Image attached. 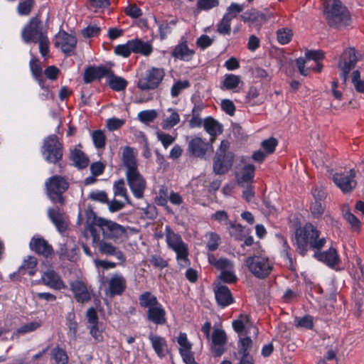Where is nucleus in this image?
I'll use <instances>...</instances> for the list:
<instances>
[{
    "instance_id": "f257e3e1",
    "label": "nucleus",
    "mask_w": 364,
    "mask_h": 364,
    "mask_svg": "<svg viewBox=\"0 0 364 364\" xmlns=\"http://www.w3.org/2000/svg\"><path fill=\"white\" fill-rule=\"evenodd\" d=\"M122 161L126 168L125 176L132 194L136 198H142L146 188V182L138 169L136 154L133 148L125 146L123 149Z\"/></svg>"
},
{
    "instance_id": "f03ea898",
    "label": "nucleus",
    "mask_w": 364,
    "mask_h": 364,
    "mask_svg": "<svg viewBox=\"0 0 364 364\" xmlns=\"http://www.w3.org/2000/svg\"><path fill=\"white\" fill-rule=\"evenodd\" d=\"M23 41L26 43H38L39 52L42 57L49 56V40L47 30L43 27L42 21L38 17L31 18L25 25L21 32Z\"/></svg>"
},
{
    "instance_id": "7ed1b4c3",
    "label": "nucleus",
    "mask_w": 364,
    "mask_h": 364,
    "mask_svg": "<svg viewBox=\"0 0 364 364\" xmlns=\"http://www.w3.org/2000/svg\"><path fill=\"white\" fill-rule=\"evenodd\" d=\"M319 231L311 223H306L304 227L296 230L295 242L299 253L305 255L308 246L313 249H321L326 240L325 237H319Z\"/></svg>"
},
{
    "instance_id": "20e7f679",
    "label": "nucleus",
    "mask_w": 364,
    "mask_h": 364,
    "mask_svg": "<svg viewBox=\"0 0 364 364\" xmlns=\"http://www.w3.org/2000/svg\"><path fill=\"white\" fill-rule=\"evenodd\" d=\"M323 13L328 24L331 27L341 29L351 23L349 11L339 0H326Z\"/></svg>"
},
{
    "instance_id": "39448f33",
    "label": "nucleus",
    "mask_w": 364,
    "mask_h": 364,
    "mask_svg": "<svg viewBox=\"0 0 364 364\" xmlns=\"http://www.w3.org/2000/svg\"><path fill=\"white\" fill-rule=\"evenodd\" d=\"M230 143L223 140L216 151L213 161V171L216 174H224L232 167L234 154L229 151Z\"/></svg>"
},
{
    "instance_id": "423d86ee",
    "label": "nucleus",
    "mask_w": 364,
    "mask_h": 364,
    "mask_svg": "<svg viewBox=\"0 0 364 364\" xmlns=\"http://www.w3.org/2000/svg\"><path fill=\"white\" fill-rule=\"evenodd\" d=\"M165 236L168 248L176 252V259L180 264L186 265L188 262V250L181 236L176 233L169 226L165 228Z\"/></svg>"
},
{
    "instance_id": "0eeeda50",
    "label": "nucleus",
    "mask_w": 364,
    "mask_h": 364,
    "mask_svg": "<svg viewBox=\"0 0 364 364\" xmlns=\"http://www.w3.org/2000/svg\"><path fill=\"white\" fill-rule=\"evenodd\" d=\"M47 195L53 203L64 204L63 193L68 188L69 183L63 176L55 175L48 178L45 182Z\"/></svg>"
},
{
    "instance_id": "6e6552de",
    "label": "nucleus",
    "mask_w": 364,
    "mask_h": 364,
    "mask_svg": "<svg viewBox=\"0 0 364 364\" xmlns=\"http://www.w3.org/2000/svg\"><path fill=\"white\" fill-rule=\"evenodd\" d=\"M95 225L102 231L104 238L116 241L125 236L126 228L110 220L95 218Z\"/></svg>"
},
{
    "instance_id": "1a4fd4ad",
    "label": "nucleus",
    "mask_w": 364,
    "mask_h": 364,
    "mask_svg": "<svg viewBox=\"0 0 364 364\" xmlns=\"http://www.w3.org/2000/svg\"><path fill=\"white\" fill-rule=\"evenodd\" d=\"M41 152L45 160L48 163L55 164L61 160L63 145L56 135L52 134L45 139Z\"/></svg>"
},
{
    "instance_id": "9d476101",
    "label": "nucleus",
    "mask_w": 364,
    "mask_h": 364,
    "mask_svg": "<svg viewBox=\"0 0 364 364\" xmlns=\"http://www.w3.org/2000/svg\"><path fill=\"white\" fill-rule=\"evenodd\" d=\"M245 264L250 272L256 277L264 279L271 272L272 266L268 258L261 255L247 257Z\"/></svg>"
},
{
    "instance_id": "9b49d317",
    "label": "nucleus",
    "mask_w": 364,
    "mask_h": 364,
    "mask_svg": "<svg viewBox=\"0 0 364 364\" xmlns=\"http://www.w3.org/2000/svg\"><path fill=\"white\" fill-rule=\"evenodd\" d=\"M355 172L350 168L343 172L336 173L332 176V180L336 186L345 193L351 192L357 185L355 179Z\"/></svg>"
},
{
    "instance_id": "f8f14e48",
    "label": "nucleus",
    "mask_w": 364,
    "mask_h": 364,
    "mask_svg": "<svg viewBox=\"0 0 364 364\" xmlns=\"http://www.w3.org/2000/svg\"><path fill=\"white\" fill-rule=\"evenodd\" d=\"M53 43L55 48L61 50L67 55L75 53L77 45V38L65 31H60L54 37Z\"/></svg>"
},
{
    "instance_id": "ddd939ff",
    "label": "nucleus",
    "mask_w": 364,
    "mask_h": 364,
    "mask_svg": "<svg viewBox=\"0 0 364 364\" xmlns=\"http://www.w3.org/2000/svg\"><path fill=\"white\" fill-rule=\"evenodd\" d=\"M164 76V71L163 69L152 68L147 70L144 77L139 80L137 86L141 90H154L159 85Z\"/></svg>"
},
{
    "instance_id": "4468645a",
    "label": "nucleus",
    "mask_w": 364,
    "mask_h": 364,
    "mask_svg": "<svg viewBox=\"0 0 364 364\" xmlns=\"http://www.w3.org/2000/svg\"><path fill=\"white\" fill-rule=\"evenodd\" d=\"M358 58L354 48H349L344 50L341 56L338 67L341 70L340 75L346 82L350 71L355 66Z\"/></svg>"
},
{
    "instance_id": "2eb2a0df",
    "label": "nucleus",
    "mask_w": 364,
    "mask_h": 364,
    "mask_svg": "<svg viewBox=\"0 0 364 364\" xmlns=\"http://www.w3.org/2000/svg\"><path fill=\"white\" fill-rule=\"evenodd\" d=\"M228 342L227 335L224 330L215 328L211 336L210 349L215 357L221 356L225 351Z\"/></svg>"
},
{
    "instance_id": "dca6fc26",
    "label": "nucleus",
    "mask_w": 364,
    "mask_h": 364,
    "mask_svg": "<svg viewBox=\"0 0 364 364\" xmlns=\"http://www.w3.org/2000/svg\"><path fill=\"white\" fill-rule=\"evenodd\" d=\"M188 151L196 157L203 158L208 151H213V146L211 143L206 142L200 137L194 136L188 142Z\"/></svg>"
},
{
    "instance_id": "f3484780",
    "label": "nucleus",
    "mask_w": 364,
    "mask_h": 364,
    "mask_svg": "<svg viewBox=\"0 0 364 364\" xmlns=\"http://www.w3.org/2000/svg\"><path fill=\"white\" fill-rule=\"evenodd\" d=\"M126 288V279L121 274H113L108 280V291L110 296L122 294Z\"/></svg>"
},
{
    "instance_id": "a211bd4d",
    "label": "nucleus",
    "mask_w": 364,
    "mask_h": 364,
    "mask_svg": "<svg viewBox=\"0 0 364 364\" xmlns=\"http://www.w3.org/2000/svg\"><path fill=\"white\" fill-rule=\"evenodd\" d=\"M149 340L156 354L160 358H163L169 353L167 341L165 338L150 333L149 335Z\"/></svg>"
},
{
    "instance_id": "6ab92c4d",
    "label": "nucleus",
    "mask_w": 364,
    "mask_h": 364,
    "mask_svg": "<svg viewBox=\"0 0 364 364\" xmlns=\"http://www.w3.org/2000/svg\"><path fill=\"white\" fill-rule=\"evenodd\" d=\"M95 245L100 254L106 256H114L120 262H125L126 257L123 252L112 243L102 240Z\"/></svg>"
},
{
    "instance_id": "aec40b11",
    "label": "nucleus",
    "mask_w": 364,
    "mask_h": 364,
    "mask_svg": "<svg viewBox=\"0 0 364 364\" xmlns=\"http://www.w3.org/2000/svg\"><path fill=\"white\" fill-rule=\"evenodd\" d=\"M214 293L219 306L225 307L233 303V297L228 287L218 284L214 288Z\"/></svg>"
},
{
    "instance_id": "412c9836",
    "label": "nucleus",
    "mask_w": 364,
    "mask_h": 364,
    "mask_svg": "<svg viewBox=\"0 0 364 364\" xmlns=\"http://www.w3.org/2000/svg\"><path fill=\"white\" fill-rule=\"evenodd\" d=\"M70 289L78 302H87L91 299L90 294L82 282L75 280L70 282Z\"/></svg>"
},
{
    "instance_id": "4be33fe9",
    "label": "nucleus",
    "mask_w": 364,
    "mask_h": 364,
    "mask_svg": "<svg viewBox=\"0 0 364 364\" xmlns=\"http://www.w3.org/2000/svg\"><path fill=\"white\" fill-rule=\"evenodd\" d=\"M255 166L251 164H247L241 171L236 172V178L239 185L245 187L250 185L254 178Z\"/></svg>"
},
{
    "instance_id": "5701e85b",
    "label": "nucleus",
    "mask_w": 364,
    "mask_h": 364,
    "mask_svg": "<svg viewBox=\"0 0 364 364\" xmlns=\"http://www.w3.org/2000/svg\"><path fill=\"white\" fill-rule=\"evenodd\" d=\"M30 248L45 257H48L53 252L51 245L41 237H33L30 242Z\"/></svg>"
},
{
    "instance_id": "b1692460",
    "label": "nucleus",
    "mask_w": 364,
    "mask_h": 364,
    "mask_svg": "<svg viewBox=\"0 0 364 364\" xmlns=\"http://www.w3.org/2000/svg\"><path fill=\"white\" fill-rule=\"evenodd\" d=\"M166 313L161 304L147 310V320L156 325H164L166 323Z\"/></svg>"
},
{
    "instance_id": "393cba45",
    "label": "nucleus",
    "mask_w": 364,
    "mask_h": 364,
    "mask_svg": "<svg viewBox=\"0 0 364 364\" xmlns=\"http://www.w3.org/2000/svg\"><path fill=\"white\" fill-rule=\"evenodd\" d=\"M154 21L159 26L161 38H165L171 32L172 28L176 26L177 18L171 16L154 17Z\"/></svg>"
},
{
    "instance_id": "a878e982",
    "label": "nucleus",
    "mask_w": 364,
    "mask_h": 364,
    "mask_svg": "<svg viewBox=\"0 0 364 364\" xmlns=\"http://www.w3.org/2000/svg\"><path fill=\"white\" fill-rule=\"evenodd\" d=\"M48 215L58 232H63L66 230L68 227L67 219L65 215L60 211L59 208H49Z\"/></svg>"
},
{
    "instance_id": "bb28decb",
    "label": "nucleus",
    "mask_w": 364,
    "mask_h": 364,
    "mask_svg": "<svg viewBox=\"0 0 364 364\" xmlns=\"http://www.w3.org/2000/svg\"><path fill=\"white\" fill-rule=\"evenodd\" d=\"M232 325L233 329L239 334H242L244 331L247 334L251 329L255 336L258 334V329L252 325L247 316L241 315L238 319L232 321Z\"/></svg>"
},
{
    "instance_id": "cd10ccee",
    "label": "nucleus",
    "mask_w": 364,
    "mask_h": 364,
    "mask_svg": "<svg viewBox=\"0 0 364 364\" xmlns=\"http://www.w3.org/2000/svg\"><path fill=\"white\" fill-rule=\"evenodd\" d=\"M57 254L61 259L75 261L77 259V246L71 241L60 244Z\"/></svg>"
},
{
    "instance_id": "c85d7f7f",
    "label": "nucleus",
    "mask_w": 364,
    "mask_h": 364,
    "mask_svg": "<svg viewBox=\"0 0 364 364\" xmlns=\"http://www.w3.org/2000/svg\"><path fill=\"white\" fill-rule=\"evenodd\" d=\"M41 279L46 285L51 288L61 289L65 287V284L60 276L53 270L44 272Z\"/></svg>"
},
{
    "instance_id": "c756f323",
    "label": "nucleus",
    "mask_w": 364,
    "mask_h": 364,
    "mask_svg": "<svg viewBox=\"0 0 364 364\" xmlns=\"http://www.w3.org/2000/svg\"><path fill=\"white\" fill-rule=\"evenodd\" d=\"M314 256L318 260L326 264L329 267H333L338 263V256L334 248H330L323 252H316Z\"/></svg>"
},
{
    "instance_id": "7c9ffc66",
    "label": "nucleus",
    "mask_w": 364,
    "mask_h": 364,
    "mask_svg": "<svg viewBox=\"0 0 364 364\" xmlns=\"http://www.w3.org/2000/svg\"><path fill=\"white\" fill-rule=\"evenodd\" d=\"M30 68L33 76L38 82V85L41 86L42 89L45 90V91L46 92L45 97L48 98L50 96V92L48 88L45 86L44 80L43 79L42 68L39 63V61L36 58H32L30 60Z\"/></svg>"
},
{
    "instance_id": "2f4dec72",
    "label": "nucleus",
    "mask_w": 364,
    "mask_h": 364,
    "mask_svg": "<svg viewBox=\"0 0 364 364\" xmlns=\"http://www.w3.org/2000/svg\"><path fill=\"white\" fill-rule=\"evenodd\" d=\"M167 112L169 114H164L161 122V127L164 130H169L180 122V116L175 109L168 108Z\"/></svg>"
},
{
    "instance_id": "473e14b6",
    "label": "nucleus",
    "mask_w": 364,
    "mask_h": 364,
    "mask_svg": "<svg viewBox=\"0 0 364 364\" xmlns=\"http://www.w3.org/2000/svg\"><path fill=\"white\" fill-rule=\"evenodd\" d=\"M203 127L206 132L212 137L220 134L223 131V124L211 117L204 119Z\"/></svg>"
},
{
    "instance_id": "72a5a7b5",
    "label": "nucleus",
    "mask_w": 364,
    "mask_h": 364,
    "mask_svg": "<svg viewBox=\"0 0 364 364\" xmlns=\"http://www.w3.org/2000/svg\"><path fill=\"white\" fill-rule=\"evenodd\" d=\"M131 41L133 53L147 56L153 51L152 46L149 42H145L138 38L131 40Z\"/></svg>"
},
{
    "instance_id": "f704fd0d",
    "label": "nucleus",
    "mask_w": 364,
    "mask_h": 364,
    "mask_svg": "<svg viewBox=\"0 0 364 364\" xmlns=\"http://www.w3.org/2000/svg\"><path fill=\"white\" fill-rule=\"evenodd\" d=\"M194 54V51L188 48L186 43H180L173 49L171 55L175 58L184 61L190 60Z\"/></svg>"
},
{
    "instance_id": "c9c22d12",
    "label": "nucleus",
    "mask_w": 364,
    "mask_h": 364,
    "mask_svg": "<svg viewBox=\"0 0 364 364\" xmlns=\"http://www.w3.org/2000/svg\"><path fill=\"white\" fill-rule=\"evenodd\" d=\"M241 18L244 22L249 23L250 26H259L265 21L264 15L257 11L245 12Z\"/></svg>"
},
{
    "instance_id": "e433bc0d",
    "label": "nucleus",
    "mask_w": 364,
    "mask_h": 364,
    "mask_svg": "<svg viewBox=\"0 0 364 364\" xmlns=\"http://www.w3.org/2000/svg\"><path fill=\"white\" fill-rule=\"evenodd\" d=\"M70 159L74 163L75 166L79 168H84L87 166L89 164L88 157L84 154L83 151L79 149H74L70 153Z\"/></svg>"
},
{
    "instance_id": "4c0bfd02",
    "label": "nucleus",
    "mask_w": 364,
    "mask_h": 364,
    "mask_svg": "<svg viewBox=\"0 0 364 364\" xmlns=\"http://www.w3.org/2000/svg\"><path fill=\"white\" fill-rule=\"evenodd\" d=\"M139 301L141 307L146 308L147 310L160 304L156 296L149 291L141 294L139 297Z\"/></svg>"
},
{
    "instance_id": "58836bf2",
    "label": "nucleus",
    "mask_w": 364,
    "mask_h": 364,
    "mask_svg": "<svg viewBox=\"0 0 364 364\" xmlns=\"http://www.w3.org/2000/svg\"><path fill=\"white\" fill-rule=\"evenodd\" d=\"M107 82L109 87L115 91H121L126 88L127 81L119 76L114 75L112 72L110 73L107 77Z\"/></svg>"
},
{
    "instance_id": "ea45409f",
    "label": "nucleus",
    "mask_w": 364,
    "mask_h": 364,
    "mask_svg": "<svg viewBox=\"0 0 364 364\" xmlns=\"http://www.w3.org/2000/svg\"><path fill=\"white\" fill-rule=\"evenodd\" d=\"M177 343L179 345V353L183 355L192 352V343L188 341L187 334L181 332L176 337Z\"/></svg>"
},
{
    "instance_id": "a19ab883",
    "label": "nucleus",
    "mask_w": 364,
    "mask_h": 364,
    "mask_svg": "<svg viewBox=\"0 0 364 364\" xmlns=\"http://www.w3.org/2000/svg\"><path fill=\"white\" fill-rule=\"evenodd\" d=\"M228 225V230L230 235L237 240H242L245 234L243 227L240 224H237L229 221L227 223Z\"/></svg>"
},
{
    "instance_id": "79ce46f5",
    "label": "nucleus",
    "mask_w": 364,
    "mask_h": 364,
    "mask_svg": "<svg viewBox=\"0 0 364 364\" xmlns=\"http://www.w3.org/2000/svg\"><path fill=\"white\" fill-rule=\"evenodd\" d=\"M37 259L32 256H28L23 262L19 267L20 271H28L30 276H33L36 273V268L37 266Z\"/></svg>"
},
{
    "instance_id": "37998d69",
    "label": "nucleus",
    "mask_w": 364,
    "mask_h": 364,
    "mask_svg": "<svg viewBox=\"0 0 364 364\" xmlns=\"http://www.w3.org/2000/svg\"><path fill=\"white\" fill-rule=\"evenodd\" d=\"M240 82V78L239 76L233 74H227L225 75L222 89L232 90L236 88Z\"/></svg>"
},
{
    "instance_id": "c03bdc74",
    "label": "nucleus",
    "mask_w": 364,
    "mask_h": 364,
    "mask_svg": "<svg viewBox=\"0 0 364 364\" xmlns=\"http://www.w3.org/2000/svg\"><path fill=\"white\" fill-rule=\"evenodd\" d=\"M252 347V341L249 336L240 338L238 342V352L242 356L250 355V350Z\"/></svg>"
},
{
    "instance_id": "a18cd8bd",
    "label": "nucleus",
    "mask_w": 364,
    "mask_h": 364,
    "mask_svg": "<svg viewBox=\"0 0 364 364\" xmlns=\"http://www.w3.org/2000/svg\"><path fill=\"white\" fill-rule=\"evenodd\" d=\"M114 194L115 196L123 197L127 203H129V198L127 195V191L125 187L124 179H119L114 183L113 185Z\"/></svg>"
},
{
    "instance_id": "49530a36",
    "label": "nucleus",
    "mask_w": 364,
    "mask_h": 364,
    "mask_svg": "<svg viewBox=\"0 0 364 364\" xmlns=\"http://www.w3.org/2000/svg\"><path fill=\"white\" fill-rule=\"evenodd\" d=\"M92 139L95 146L98 149H104L106 144V136L104 132L98 129L92 132Z\"/></svg>"
},
{
    "instance_id": "de8ad7c7",
    "label": "nucleus",
    "mask_w": 364,
    "mask_h": 364,
    "mask_svg": "<svg viewBox=\"0 0 364 364\" xmlns=\"http://www.w3.org/2000/svg\"><path fill=\"white\" fill-rule=\"evenodd\" d=\"M51 355L57 364H67L68 356L65 350L59 347L54 348L51 351Z\"/></svg>"
},
{
    "instance_id": "09e8293b",
    "label": "nucleus",
    "mask_w": 364,
    "mask_h": 364,
    "mask_svg": "<svg viewBox=\"0 0 364 364\" xmlns=\"http://www.w3.org/2000/svg\"><path fill=\"white\" fill-rule=\"evenodd\" d=\"M156 135L165 149H168L176 140L175 136L162 131H157Z\"/></svg>"
},
{
    "instance_id": "8fccbe9b",
    "label": "nucleus",
    "mask_w": 364,
    "mask_h": 364,
    "mask_svg": "<svg viewBox=\"0 0 364 364\" xmlns=\"http://www.w3.org/2000/svg\"><path fill=\"white\" fill-rule=\"evenodd\" d=\"M292 36V31L287 28H280L277 31V41L282 45H284L290 42Z\"/></svg>"
},
{
    "instance_id": "3c124183",
    "label": "nucleus",
    "mask_w": 364,
    "mask_h": 364,
    "mask_svg": "<svg viewBox=\"0 0 364 364\" xmlns=\"http://www.w3.org/2000/svg\"><path fill=\"white\" fill-rule=\"evenodd\" d=\"M34 4L33 0H21L17 6V12L20 16L30 14Z\"/></svg>"
},
{
    "instance_id": "603ef678",
    "label": "nucleus",
    "mask_w": 364,
    "mask_h": 364,
    "mask_svg": "<svg viewBox=\"0 0 364 364\" xmlns=\"http://www.w3.org/2000/svg\"><path fill=\"white\" fill-rule=\"evenodd\" d=\"M157 112L154 109L144 110L139 112L138 119L143 123L148 124L154 121L157 117Z\"/></svg>"
},
{
    "instance_id": "864d4df0",
    "label": "nucleus",
    "mask_w": 364,
    "mask_h": 364,
    "mask_svg": "<svg viewBox=\"0 0 364 364\" xmlns=\"http://www.w3.org/2000/svg\"><path fill=\"white\" fill-rule=\"evenodd\" d=\"M41 326V321H33L29 323H27L16 330V333L18 334H26L31 332H33L38 329Z\"/></svg>"
},
{
    "instance_id": "5fc2aeb1",
    "label": "nucleus",
    "mask_w": 364,
    "mask_h": 364,
    "mask_svg": "<svg viewBox=\"0 0 364 364\" xmlns=\"http://www.w3.org/2000/svg\"><path fill=\"white\" fill-rule=\"evenodd\" d=\"M205 236L208 239L206 245L208 250L212 252L216 250L219 245L220 236L215 232H208Z\"/></svg>"
},
{
    "instance_id": "6e6d98bb",
    "label": "nucleus",
    "mask_w": 364,
    "mask_h": 364,
    "mask_svg": "<svg viewBox=\"0 0 364 364\" xmlns=\"http://www.w3.org/2000/svg\"><path fill=\"white\" fill-rule=\"evenodd\" d=\"M351 81L357 92L364 93V80L361 79L359 70H354L353 72Z\"/></svg>"
},
{
    "instance_id": "4d7b16f0",
    "label": "nucleus",
    "mask_w": 364,
    "mask_h": 364,
    "mask_svg": "<svg viewBox=\"0 0 364 364\" xmlns=\"http://www.w3.org/2000/svg\"><path fill=\"white\" fill-rule=\"evenodd\" d=\"M132 41H129L127 43L122 45H118L114 48V53L122 57H128L132 52Z\"/></svg>"
},
{
    "instance_id": "13d9d810",
    "label": "nucleus",
    "mask_w": 364,
    "mask_h": 364,
    "mask_svg": "<svg viewBox=\"0 0 364 364\" xmlns=\"http://www.w3.org/2000/svg\"><path fill=\"white\" fill-rule=\"evenodd\" d=\"M189 86L190 83L188 80L176 82L171 89V96L173 97H177L182 90L188 88Z\"/></svg>"
},
{
    "instance_id": "bf43d9fd",
    "label": "nucleus",
    "mask_w": 364,
    "mask_h": 364,
    "mask_svg": "<svg viewBox=\"0 0 364 364\" xmlns=\"http://www.w3.org/2000/svg\"><path fill=\"white\" fill-rule=\"evenodd\" d=\"M231 19H230L228 16H223L220 22L218 24L217 31L219 33L225 35L230 34V22Z\"/></svg>"
},
{
    "instance_id": "052dcab7",
    "label": "nucleus",
    "mask_w": 364,
    "mask_h": 364,
    "mask_svg": "<svg viewBox=\"0 0 364 364\" xmlns=\"http://www.w3.org/2000/svg\"><path fill=\"white\" fill-rule=\"evenodd\" d=\"M218 278L225 283H234L237 281V277L235 274L234 267L220 272Z\"/></svg>"
},
{
    "instance_id": "680f3d73",
    "label": "nucleus",
    "mask_w": 364,
    "mask_h": 364,
    "mask_svg": "<svg viewBox=\"0 0 364 364\" xmlns=\"http://www.w3.org/2000/svg\"><path fill=\"white\" fill-rule=\"evenodd\" d=\"M102 331L103 329L100 323H95V326H90V333L96 342L103 341Z\"/></svg>"
},
{
    "instance_id": "e2e57ef3",
    "label": "nucleus",
    "mask_w": 364,
    "mask_h": 364,
    "mask_svg": "<svg viewBox=\"0 0 364 364\" xmlns=\"http://www.w3.org/2000/svg\"><path fill=\"white\" fill-rule=\"evenodd\" d=\"M242 9L243 7L241 5H239L236 3H232L228 8L227 12L224 16H228L230 19L232 20L239 13L242 11Z\"/></svg>"
},
{
    "instance_id": "0e129e2a",
    "label": "nucleus",
    "mask_w": 364,
    "mask_h": 364,
    "mask_svg": "<svg viewBox=\"0 0 364 364\" xmlns=\"http://www.w3.org/2000/svg\"><path fill=\"white\" fill-rule=\"evenodd\" d=\"M296 325L300 327L311 329L313 327V318L310 316H305L302 318H296Z\"/></svg>"
},
{
    "instance_id": "69168bd1",
    "label": "nucleus",
    "mask_w": 364,
    "mask_h": 364,
    "mask_svg": "<svg viewBox=\"0 0 364 364\" xmlns=\"http://www.w3.org/2000/svg\"><path fill=\"white\" fill-rule=\"evenodd\" d=\"M311 212L314 218H319L324 212V205L323 203L314 201V203L311 205Z\"/></svg>"
},
{
    "instance_id": "338daca9",
    "label": "nucleus",
    "mask_w": 364,
    "mask_h": 364,
    "mask_svg": "<svg viewBox=\"0 0 364 364\" xmlns=\"http://www.w3.org/2000/svg\"><path fill=\"white\" fill-rule=\"evenodd\" d=\"M277 145V139L274 138H272V137L264 140L262 143V146L266 151L267 154L273 153Z\"/></svg>"
},
{
    "instance_id": "774afa93",
    "label": "nucleus",
    "mask_w": 364,
    "mask_h": 364,
    "mask_svg": "<svg viewBox=\"0 0 364 364\" xmlns=\"http://www.w3.org/2000/svg\"><path fill=\"white\" fill-rule=\"evenodd\" d=\"M305 58L307 60H313L317 62L324 58V53L320 50H309L305 53Z\"/></svg>"
}]
</instances>
